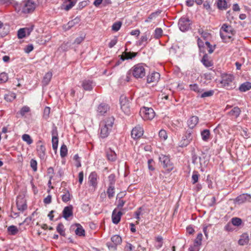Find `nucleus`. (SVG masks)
<instances>
[{"mask_svg":"<svg viewBox=\"0 0 251 251\" xmlns=\"http://www.w3.org/2000/svg\"><path fill=\"white\" fill-rule=\"evenodd\" d=\"M114 118L109 117L101 121L100 124V137L105 138L109 135L114 124Z\"/></svg>","mask_w":251,"mask_h":251,"instance_id":"1","label":"nucleus"},{"mask_svg":"<svg viewBox=\"0 0 251 251\" xmlns=\"http://www.w3.org/2000/svg\"><path fill=\"white\" fill-rule=\"evenodd\" d=\"M234 32L232 27L226 24L222 25L220 31V36L225 43H228L233 40L232 37Z\"/></svg>","mask_w":251,"mask_h":251,"instance_id":"2","label":"nucleus"},{"mask_svg":"<svg viewBox=\"0 0 251 251\" xmlns=\"http://www.w3.org/2000/svg\"><path fill=\"white\" fill-rule=\"evenodd\" d=\"M36 7V3L31 0H25L20 4L19 11L25 14L32 12Z\"/></svg>","mask_w":251,"mask_h":251,"instance_id":"3","label":"nucleus"},{"mask_svg":"<svg viewBox=\"0 0 251 251\" xmlns=\"http://www.w3.org/2000/svg\"><path fill=\"white\" fill-rule=\"evenodd\" d=\"M146 65L143 63L135 65L131 69L133 76L136 78H142L146 75Z\"/></svg>","mask_w":251,"mask_h":251,"instance_id":"4","label":"nucleus"},{"mask_svg":"<svg viewBox=\"0 0 251 251\" xmlns=\"http://www.w3.org/2000/svg\"><path fill=\"white\" fill-rule=\"evenodd\" d=\"M196 138V134L191 129L187 130L185 134L183 136L181 140L179 142L180 147L187 146L191 141Z\"/></svg>","mask_w":251,"mask_h":251,"instance_id":"5","label":"nucleus"},{"mask_svg":"<svg viewBox=\"0 0 251 251\" xmlns=\"http://www.w3.org/2000/svg\"><path fill=\"white\" fill-rule=\"evenodd\" d=\"M234 77L230 74H225L222 75L221 83L227 89H231L235 87L233 82Z\"/></svg>","mask_w":251,"mask_h":251,"instance_id":"6","label":"nucleus"},{"mask_svg":"<svg viewBox=\"0 0 251 251\" xmlns=\"http://www.w3.org/2000/svg\"><path fill=\"white\" fill-rule=\"evenodd\" d=\"M159 161L161 165L166 171L170 172L173 170L174 168L173 164L171 161L170 157L168 155L164 154L160 155Z\"/></svg>","mask_w":251,"mask_h":251,"instance_id":"7","label":"nucleus"},{"mask_svg":"<svg viewBox=\"0 0 251 251\" xmlns=\"http://www.w3.org/2000/svg\"><path fill=\"white\" fill-rule=\"evenodd\" d=\"M140 114L144 120H151L155 116V112L152 108L145 107L141 109Z\"/></svg>","mask_w":251,"mask_h":251,"instance_id":"8","label":"nucleus"},{"mask_svg":"<svg viewBox=\"0 0 251 251\" xmlns=\"http://www.w3.org/2000/svg\"><path fill=\"white\" fill-rule=\"evenodd\" d=\"M192 22L190 19L186 17H181L178 21V25L180 30L182 31H187L190 28Z\"/></svg>","mask_w":251,"mask_h":251,"instance_id":"9","label":"nucleus"},{"mask_svg":"<svg viewBox=\"0 0 251 251\" xmlns=\"http://www.w3.org/2000/svg\"><path fill=\"white\" fill-rule=\"evenodd\" d=\"M121 108L122 111L126 115L130 113V102L125 96H121L120 99Z\"/></svg>","mask_w":251,"mask_h":251,"instance_id":"10","label":"nucleus"},{"mask_svg":"<svg viewBox=\"0 0 251 251\" xmlns=\"http://www.w3.org/2000/svg\"><path fill=\"white\" fill-rule=\"evenodd\" d=\"M16 205L19 210L23 212L27 208L26 201L24 197L19 195L17 198Z\"/></svg>","mask_w":251,"mask_h":251,"instance_id":"11","label":"nucleus"},{"mask_svg":"<svg viewBox=\"0 0 251 251\" xmlns=\"http://www.w3.org/2000/svg\"><path fill=\"white\" fill-rule=\"evenodd\" d=\"M99 176L95 172H92L88 177V182L89 185L94 190L97 188L98 186V180L99 179Z\"/></svg>","mask_w":251,"mask_h":251,"instance_id":"12","label":"nucleus"},{"mask_svg":"<svg viewBox=\"0 0 251 251\" xmlns=\"http://www.w3.org/2000/svg\"><path fill=\"white\" fill-rule=\"evenodd\" d=\"M144 133L143 128L140 125H137L134 127L131 133V137L134 139L140 138Z\"/></svg>","mask_w":251,"mask_h":251,"instance_id":"13","label":"nucleus"},{"mask_svg":"<svg viewBox=\"0 0 251 251\" xmlns=\"http://www.w3.org/2000/svg\"><path fill=\"white\" fill-rule=\"evenodd\" d=\"M36 150L38 156L41 159H44L46 155V148L42 144L41 141H39L37 143Z\"/></svg>","mask_w":251,"mask_h":251,"instance_id":"14","label":"nucleus"},{"mask_svg":"<svg viewBox=\"0 0 251 251\" xmlns=\"http://www.w3.org/2000/svg\"><path fill=\"white\" fill-rule=\"evenodd\" d=\"M80 83L81 87L85 91H91L95 86L94 82L90 79H84Z\"/></svg>","mask_w":251,"mask_h":251,"instance_id":"15","label":"nucleus"},{"mask_svg":"<svg viewBox=\"0 0 251 251\" xmlns=\"http://www.w3.org/2000/svg\"><path fill=\"white\" fill-rule=\"evenodd\" d=\"M159 73L153 72L148 75L147 81L148 83H157L160 79Z\"/></svg>","mask_w":251,"mask_h":251,"instance_id":"16","label":"nucleus"},{"mask_svg":"<svg viewBox=\"0 0 251 251\" xmlns=\"http://www.w3.org/2000/svg\"><path fill=\"white\" fill-rule=\"evenodd\" d=\"M123 213L121 211H117V209L115 208L112 212V221L113 224H118L121 219Z\"/></svg>","mask_w":251,"mask_h":251,"instance_id":"17","label":"nucleus"},{"mask_svg":"<svg viewBox=\"0 0 251 251\" xmlns=\"http://www.w3.org/2000/svg\"><path fill=\"white\" fill-rule=\"evenodd\" d=\"M251 196L248 194H243L238 196L235 200L236 203L241 204L246 201H250Z\"/></svg>","mask_w":251,"mask_h":251,"instance_id":"18","label":"nucleus"},{"mask_svg":"<svg viewBox=\"0 0 251 251\" xmlns=\"http://www.w3.org/2000/svg\"><path fill=\"white\" fill-rule=\"evenodd\" d=\"M63 217L68 220L69 217L73 216V206L72 205L64 207L63 212Z\"/></svg>","mask_w":251,"mask_h":251,"instance_id":"19","label":"nucleus"},{"mask_svg":"<svg viewBox=\"0 0 251 251\" xmlns=\"http://www.w3.org/2000/svg\"><path fill=\"white\" fill-rule=\"evenodd\" d=\"M150 37V33L146 32L142 36H141L140 40L137 43V45L145 47L148 43L149 38Z\"/></svg>","mask_w":251,"mask_h":251,"instance_id":"20","label":"nucleus"},{"mask_svg":"<svg viewBox=\"0 0 251 251\" xmlns=\"http://www.w3.org/2000/svg\"><path fill=\"white\" fill-rule=\"evenodd\" d=\"M76 0H65L62 4V9L66 11L71 9L76 3Z\"/></svg>","mask_w":251,"mask_h":251,"instance_id":"21","label":"nucleus"},{"mask_svg":"<svg viewBox=\"0 0 251 251\" xmlns=\"http://www.w3.org/2000/svg\"><path fill=\"white\" fill-rule=\"evenodd\" d=\"M199 122V118L196 116H193L191 117L187 121V125L190 129L195 127Z\"/></svg>","mask_w":251,"mask_h":251,"instance_id":"22","label":"nucleus"},{"mask_svg":"<svg viewBox=\"0 0 251 251\" xmlns=\"http://www.w3.org/2000/svg\"><path fill=\"white\" fill-rule=\"evenodd\" d=\"M80 22V18L78 17H76L72 21H69L67 24V25H65V28L66 30H69L74 26L78 25Z\"/></svg>","mask_w":251,"mask_h":251,"instance_id":"23","label":"nucleus"},{"mask_svg":"<svg viewBox=\"0 0 251 251\" xmlns=\"http://www.w3.org/2000/svg\"><path fill=\"white\" fill-rule=\"evenodd\" d=\"M249 236L246 233L242 234L238 240V244L241 246L247 245L249 242Z\"/></svg>","mask_w":251,"mask_h":251,"instance_id":"24","label":"nucleus"},{"mask_svg":"<svg viewBox=\"0 0 251 251\" xmlns=\"http://www.w3.org/2000/svg\"><path fill=\"white\" fill-rule=\"evenodd\" d=\"M106 156L108 160L110 161H115L117 159V154L115 152L112 150L111 149H109L106 151Z\"/></svg>","mask_w":251,"mask_h":251,"instance_id":"25","label":"nucleus"},{"mask_svg":"<svg viewBox=\"0 0 251 251\" xmlns=\"http://www.w3.org/2000/svg\"><path fill=\"white\" fill-rule=\"evenodd\" d=\"M241 111L240 109L237 107H234L228 113V115L230 116H232L234 118H237L239 117Z\"/></svg>","mask_w":251,"mask_h":251,"instance_id":"26","label":"nucleus"},{"mask_svg":"<svg viewBox=\"0 0 251 251\" xmlns=\"http://www.w3.org/2000/svg\"><path fill=\"white\" fill-rule=\"evenodd\" d=\"M108 109V105L104 103L100 104L97 109V111L100 115H103Z\"/></svg>","mask_w":251,"mask_h":251,"instance_id":"27","label":"nucleus"},{"mask_svg":"<svg viewBox=\"0 0 251 251\" xmlns=\"http://www.w3.org/2000/svg\"><path fill=\"white\" fill-rule=\"evenodd\" d=\"M217 6L218 8L221 10H226L228 7L226 0H217Z\"/></svg>","mask_w":251,"mask_h":251,"instance_id":"28","label":"nucleus"},{"mask_svg":"<svg viewBox=\"0 0 251 251\" xmlns=\"http://www.w3.org/2000/svg\"><path fill=\"white\" fill-rule=\"evenodd\" d=\"M137 54V53L136 52H125L124 54L121 55V59L122 61L126 59H132L136 56Z\"/></svg>","mask_w":251,"mask_h":251,"instance_id":"29","label":"nucleus"},{"mask_svg":"<svg viewBox=\"0 0 251 251\" xmlns=\"http://www.w3.org/2000/svg\"><path fill=\"white\" fill-rule=\"evenodd\" d=\"M29 112H30V107L26 105L24 106L17 113V117H18V115H20L22 117H25V115Z\"/></svg>","mask_w":251,"mask_h":251,"instance_id":"30","label":"nucleus"},{"mask_svg":"<svg viewBox=\"0 0 251 251\" xmlns=\"http://www.w3.org/2000/svg\"><path fill=\"white\" fill-rule=\"evenodd\" d=\"M202 140L203 141L207 142L210 137V130L207 129L202 130L201 132Z\"/></svg>","mask_w":251,"mask_h":251,"instance_id":"31","label":"nucleus"},{"mask_svg":"<svg viewBox=\"0 0 251 251\" xmlns=\"http://www.w3.org/2000/svg\"><path fill=\"white\" fill-rule=\"evenodd\" d=\"M251 89V83L248 81L242 83L239 87L240 91L244 92Z\"/></svg>","mask_w":251,"mask_h":251,"instance_id":"32","label":"nucleus"},{"mask_svg":"<svg viewBox=\"0 0 251 251\" xmlns=\"http://www.w3.org/2000/svg\"><path fill=\"white\" fill-rule=\"evenodd\" d=\"M63 193L64 194L62 196V201L64 202H67L71 200L72 196L69 191L66 189H63Z\"/></svg>","mask_w":251,"mask_h":251,"instance_id":"33","label":"nucleus"},{"mask_svg":"<svg viewBox=\"0 0 251 251\" xmlns=\"http://www.w3.org/2000/svg\"><path fill=\"white\" fill-rule=\"evenodd\" d=\"M52 76V73L50 72H48L45 74L42 80V83L44 85L46 86L49 83L51 80Z\"/></svg>","mask_w":251,"mask_h":251,"instance_id":"34","label":"nucleus"},{"mask_svg":"<svg viewBox=\"0 0 251 251\" xmlns=\"http://www.w3.org/2000/svg\"><path fill=\"white\" fill-rule=\"evenodd\" d=\"M75 226L77 228L75 230V233L79 236H84L85 235V230L82 226L79 224H76Z\"/></svg>","mask_w":251,"mask_h":251,"instance_id":"35","label":"nucleus"},{"mask_svg":"<svg viewBox=\"0 0 251 251\" xmlns=\"http://www.w3.org/2000/svg\"><path fill=\"white\" fill-rule=\"evenodd\" d=\"M111 240L112 242L118 246L120 245L122 243V239L120 236L118 235H114L111 238Z\"/></svg>","mask_w":251,"mask_h":251,"instance_id":"36","label":"nucleus"},{"mask_svg":"<svg viewBox=\"0 0 251 251\" xmlns=\"http://www.w3.org/2000/svg\"><path fill=\"white\" fill-rule=\"evenodd\" d=\"M16 98V95L13 92H9L4 96V99L8 102H11Z\"/></svg>","mask_w":251,"mask_h":251,"instance_id":"37","label":"nucleus"},{"mask_svg":"<svg viewBox=\"0 0 251 251\" xmlns=\"http://www.w3.org/2000/svg\"><path fill=\"white\" fill-rule=\"evenodd\" d=\"M106 193L108 195L109 199H111L114 197L115 195V186H108Z\"/></svg>","mask_w":251,"mask_h":251,"instance_id":"38","label":"nucleus"},{"mask_svg":"<svg viewBox=\"0 0 251 251\" xmlns=\"http://www.w3.org/2000/svg\"><path fill=\"white\" fill-rule=\"evenodd\" d=\"M7 231L10 235H15L18 233L19 230L15 226H10L7 228Z\"/></svg>","mask_w":251,"mask_h":251,"instance_id":"39","label":"nucleus"},{"mask_svg":"<svg viewBox=\"0 0 251 251\" xmlns=\"http://www.w3.org/2000/svg\"><path fill=\"white\" fill-rule=\"evenodd\" d=\"M56 230L60 235L65 236L64 226L62 223H60L58 224L56 227Z\"/></svg>","mask_w":251,"mask_h":251,"instance_id":"40","label":"nucleus"},{"mask_svg":"<svg viewBox=\"0 0 251 251\" xmlns=\"http://www.w3.org/2000/svg\"><path fill=\"white\" fill-rule=\"evenodd\" d=\"M201 62H202L203 64L206 67H209L210 66H212V63L210 61H209L208 59V56L206 54H205L203 55Z\"/></svg>","mask_w":251,"mask_h":251,"instance_id":"41","label":"nucleus"},{"mask_svg":"<svg viewBox=\"0 0 251 251\" xmlns=\"http://www.w3.org/2000/svg\"><path fill=\"white\" fill-rule=\"evenodd\" d=\"M22 139L25 142H26L28 145H30L33 143V140L31 137L27 134H24L22 136Z\"/></svg>","mask_w":251,"mask_h":251,"instance_id":"42","label":"nucleus"},{"mask_svg":"<svg viewBox=\"0 0 251 251\" xmlns=\"http://www.w3.org/2000/svg\"><path fill=\"white\" fill-rule=\"evenodd\" d=\"M68 152V149L67 146L63 144L61 146L60 148V156L61 157H65Z\"/></svg>","mask_w":251,"mask_h":251,"instance_id":"43","label":"nucleus"},{"mask_svg":"<svg viewBox=\"0 0 251 251\" xmlns=\"http://www.w3.org/2000/svg\"><path fill=\"white\" fill-rule=\"evenodd\" d=\"M163 34V30L161 28L157 27L154 30V37L158 39L161 37Z\"/></svg>","mask_w":251,"mask_h":251,"instance_id":"44","label":"nucleus"},{"mask_svg":"<svg viewBox=\"0 0 251 251\" xmlns=\"http://www.w3.org/2000/svg\"><path fill=\"white\" fill-rule=\"evenodd\" d=\"M189 87L191 90L193 91L196 93H200L202 92L201 89L199 88L198 84L194 83L190 84Z\"/></svg>","mask_w":251,"mask_h":251,"instance_id":"45","label":"nucleus"},{"mask_svg":"<svg viewBox=\"0 0 251 251\" xmlns=\"http://www.w3.org/2000/svg\"><path fill=\"white\" fill-rule=\"evenodd\" d=\"M52 149L55 151L57 150L58 144V137H52Z\"/></svg>","mask_w":251,"mask_h":251,"instance_id":"46","label":"nucleus"},{"mask_svg":"<svg viewBox=\"0 0 251 251\" xmlns=\"http://www.w3.org/2000/svg\"><path fill=\"white\" fill-rule=\"evenodd\" d=\"M199 33L201 34V37L205 40H207L210 36V33L204 31L202 29H200L199 30Z\"/></svg>","mask_w":251,"mask_h":251,"instance_id":"47","label":"nucleus"},{"mask_svg":"<svg viewBox=\"0 0 251 251\" xmlns=\"http://www.w3.org/2000/svg\"><path fill=\"white\" fill-rule=\"evenodd\" d=\"M199 176L200 175L197 172H193L192 176V182L193 184L196 183L198 181Z\"/></svg>","mask_w":251,"mask_h":251,"instance_id":"48","label":"nucleus"},{"mask_svg":"<svg viewBox=\"0 0 251 251\" xmlns=\"http://www.w3.org/2000/svg\"><path fill=\"white\" fill-rule=\"evenodd\" d=\"M8 79V76L6 73H2L0 74V84L6 82Z\"/></svg>","mask_w":251,"mask_h":251,"instance_id":"49","label":"nucleus"},{"mask_svg":"<svg viewBox=\"0 0 251 251\" xmlns=\"http://www.w3.org/2000/svg\"><path fill=\"white\" fill-rule=\"evenodd\" d=\"M202 236H203L201 233H198L196 238L195 240L194 244L200 246L201 245Z\"/></svg>","mask_w":251,"mask_h":251,"instance_id":"50","label":"nucleus"},{"mask_svg":"<svg viewBox=\"0 0 251 251\" xmlns=\"http://www.w3.org/2000/svg\"><path fill=\"white\" fill-rule=\"evenodd\" d=\"M108 181H109V185L108 186H114L115 183V176L114 174H110L108 176Z\"/></svg>","mask_w":251,"mask_h":251,"instance_id":"51","label":"nucleus"},{"mask_svg":"<svg viewBox=\"0 0 251 251\" xmlns=\"http://www.w3.org/2000/svg\"><path fill=\"white\" fill-rule=\"evenodd\" d=\"M159 136L160 139L165 140L167 139L168 136L166 131L165 130L161 129L159 132Z\"/></svg>","mask_w":251,"mask_h":251,"instance_id":"52","label":"nucleus"},{"mask_svg":"<svg viewBox=\"0 0 251 251\" xmlns=\"http://www.w3.org/2000/svg\"><path fill=\"white\" fill-rule=\"evenodd\" d=\"M25 28H20L18 31V37L19 39H23L26 35Z\"/></svg>","mask_w":251,"mask_h":251,"instance_id":"53","label":"nucleus"},{"mask_svg":"<svg viewBox=\"0 0 251 251\" xmlns=\"http://www.w3.org/2000/svg\"><path fill=\"white\" fill-rule=\"evenodd\" d=\"M122 26V23L121 22H117L114 23L112 26V29L114 31H118Z\"/></svg>","mask_w":251,"mask_h":251,"instance_id":"54","label":"nucleus"},{"mask_svg":"<svg viewBox=\"0 0 251 251\" xmlns=\"http://www.w3.org/2000/svg\"><path fill=\"white\" fill-rule=\"evenodd\" d=\"M205 46L206 47L207 49V50H208V52L209 53H212L213 51H214V50L215 49V45H214V46H213L212 45L210 44V43L208 42V41H206L205 43Z\"/></svg>","mask_w":251,"mask_h":251,"instance_id":"55","label":"nucleus"},{"mask_svg":"<svg viewBox=\"0 0 251 251\" xmlns=\"http://www.w3.org/2000/svg\"><path fill=\"white\" fill-rule=\"evenodd\" d=\"M30 165L32 170L36 172L37 170V162L36 160L31 159L30 161Z\"/></svg>","mask_w":251,"mask_h":251,"instance_id":"56","label":"nucleus"},{"mask_svg":"<svg viewBox=\"0 0 251 251\" xmlns=\"http://www.w3.org/2000/svg\"><path fill=\"white\" fill-rule=\"evenodd\" d=\"M231 223L233 226H239L242 223V220L241 219L237 217L233 218L231 219Z\"/></svg>","mask_w":251,"mask_h":251,"instance_id":"57","label":"nucleus"},{"mask_svg":"<svg viewBox=\"0 0 251 251\" xmlns=\"http://www.w3.org/2000/svg\"><path fill=\"white\" fill-rule=\"evenodd\" d=\"M214 93V92L213 90H209L206 92H204L201 94V97L203 98L211 97L213 95Z\"/></svg>","mask_w":251,"mask_h":251,"instance_id":"58","label":"nucleus"},{"mask_svg":"<svg viewBox=\"0 0 251 251\" xmlns=\"http://www.w3.org/2000/svg\"><path fill=\"white\" fill-rule=\"evenodd\" d=\"M50 109L49 107H46L44 110L43 117L45 119L47 120L49 117Z\"/></svg>","mask_w":251,"mask_h":251,"instance_id":"59","label":"nucleus"},{"mask_svg":"<svg viewBox=\"0 0 251 251\" xmlns=\"http://www.w3.org/2000/svg\"><path fill=\"white\" fill-rule=\"evenodd\" d=\"M141 210H142V208L140 207L134 213L135 216V218L138 220L136 222V224H139V220L140 219V215L141 214Z\"/></svg>","mask_w":251,"mask_h":251,"instance_id":"60","label":"nucleus"},{"mask_svg":"<svg viewBox=\"0 0 251 251\" xmlns=\"http://www.w3.org/2000/svg\"><path fill=\"white\" fill-rule=\"evenodd\" d=\"M233 225L231 223H228L225 226V230L227 231H232L233 230Z\"/></svg>","mask_w":251,"mask_h":251,"instance_id":"61","label":"nucleus"},{"mask_svg":"<svg viewBox=\"0 0 251 251\" xmlns=\"http://www.w3.org/2000/svg\"><path fill=\"white\" fill-rule=\"evenodd\" d=\"M52 137H58V131L57 127L53 125L51 131Z\"/></svg>","mask_w":251,"mask_h":251,"instance_id":"62","label":"nucleus"},{"mask_svg":"<svg viewBox=\"0 0 251 251\" xmlns=\"http://www.w3.org/2000/svg\"><path fill=\"white\" fill-rule=\"evenodd\" d=\"M47 174L49 176V178L50 179H52L54 174V170L52 167H50L48 169Z\"/></svg>","mask_w":251,"mask_h":251,"instance_id":"63","label":"nucleus"},{"mask_svg":"<svg viewBox=\"0 0 251 251\" xmlns=\"http://www.w3.org/2000/svg\"><path fill=\"white\" fill-rule=\"evenodd\" d=\"M200 246L194 243V245L189 248V251H199Z\"/></svg>","mask_w":251,"mask_h":251,"instance_id":"64","label":"nucleus"}]
</instances>
